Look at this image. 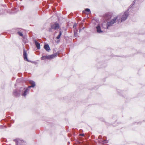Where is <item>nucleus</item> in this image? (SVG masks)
Listing matches in <instances>:
<instances>
[{"mask_svg":"<svg viewBox=\"0 0 145 145\" xmlns=\"http://www.w3.org/2000/svg\"><path fill=\"white\" fill-rule=\"evenodd\" d=\"M29 83L31 84V86L28 87L29 89L31 87H34L35 86V82L34 81H30L29 82Z\"/></svg>","mask_w":145,"mask_h":145,"instance_id":"obj_7","label":"nucleus"},{"mask_svg":"<svg viewBox=\"0 0 145 145\" xmlns=\"http://www.w3.org/2000/svg\"><path fill=\"white\" fill-rule=\"evenodd\" d=\"M85 12H89V13H91V12L90 11V9L89 8H86L85 11H83V13H84Z\"/></svg>","mask_w":145,"mask_h":145,"instance_id":"obj_13","label":"nucleus"},{"mask_svg":"<svg viewBox=\"0 0 145 145\" xmlns=\"http://www.w3.org/2000/svg\"><path fill=\"white\" fill-rule=\"evenodd\" d=\"M74 36L76 37L77 35V31H75V30H74Z\"/></svg>","mask_w":145,"mask_h":145,"instance_id":"obj_15","label":"nucleus"},{"mask_svg":"<svg viewBox=\"0 0 145 145\" xmlns=\"http://www.w3.org/2000/svg\"><path fill=\"white\" fill-rule=\"evenodd\" d=\"M48 57H49V55L45 56V59H49V58H48Z\"/></svg>","mask_w":145,"mask_h":145,"instance_id":"obj_19","label":"nucleus"},{"mask_svg":"<svg viewBox=\"0 0 145 145\" xmlns=\"http://www.w3.org/2000/svg\"><path fill=\"white\" fill-rule=\"evenodd\" d=\"M96 28L97 29V32L98 33H100L103 32L104 30H102V29H101L99 25H98L96 27Z\"/></svg>","mask_w":145,"mask_h":145,"instance_id":"obj_5","label":"nucleus"},{"mask_svg":"<svg viewBox=\"0 0 145 145\" xmlns=\"http://www.w3.org/2000/svg\"><path fill=\"white\" fill-rule=\"evenodd\" d=\"M20 92H18L17 90H14L13 91V94L15 96L17 97L20 94Z\"/></svg>","mask_w":145,"mask_h":145,"instance_id":"obj_8","label":"nucleus"},{"mask_svg":"<svg viewBox=\"0 0 145 145\" xmlns=\"http://www.w3.org/2000/svg\"><path fill=\"white\" fill-rule=\"evenodd\" d=\"M103 143H107L108 142V141L107 140H105L104 141H103Z\"/></svg>","mask_w":145,"mask_h":145,"instance_id":"obj_20","label":"nucleus"},{"mask_svg":"<svg viewBox=\"0 0 145 145\" xmlns=\"http://www.w3.org/2000/svg\"><path fill=\"white\" fill-rule=\"evenodd\" d=\"M57 56V54H54L52 55H49V57H48V58H49V59H51L56 57Z\"/></svg>","mask_w":145,"mask_h":145,"instance_id":"obj_11","label":"nucleus"},{"mask_svg":"<svg viewBox=\"0 0 145 145\" xmlns=\"http://www.w3.org/2000/svg\"><path fill=\"white\" fill-rule=\"evenodd\" d=\"M41 59L42 60H44L45 59V56H43L41 57Z\"/></svg>","mask_w":145,"mask_h":145,"instance_id":"obj_18","label":"nucleus"},{"mask_svg":"<svg viewBox=\"0 0 145 145\" xmlns=\"http://www.w3.org/2000/svg\"><path fill=\"white\" fill-rule=\"evenodd\" d=\"M137 0H135V1H134L133 2V4H134L135 3V1H136Z\"/></svg>","mask_w":145,"mask_h":145,"instance_id":"obj_23","label":"nucleus"},{"mask_svg":"<svg viewBox=\"0 0 145 145\" xmlns=\"http://www.w3.org/2000/svg\"><path fill=\"white\" fill-rule=\"evenodd\" d=\"M52 29L51 28H51H50L49 29V31H50V32H52Z\"/></svg>","mask_w":145,"mask_h":145,"instance_id":"obj_21","label":"nucleus"},{"mask_svg":"<svg viewBox=\"0 0 145 145\" xmlns=\"http://www.w3.org/2000/svg\"><path fill=\"white\" fill-rule=\"evenodd\" d=\"M80 136H84V134H80Z\"/></svg>","mask_w":145,"mask_h":145,"instance_id":"obj_22","label":"nucleus"},{"mask_svg":"<svg viewBox=\"0 0 145 145\" xmlns=\"http://www.w3.org/2000/svg\"><path fill=\"white\" fill-rule=\"evenodd\" d=\"M61 34H62V33H61V31H60L59 32V34L56 37V39H59L60 38L61 36Z\"/></svg>","mask_w":145,"mask_h":145,"instance_id":"obj_12","label":"nucleus"},{"mask_svg":"<svg viewBox=\"0 0 145 145\" xmlns=\"http://www.w3.org/2000/svg\"><path fill=\"white\" fill-rule=\"evenodd\" d=\"M118 17H114L113 18L108 20L107 23L104 22L102 24V27L104 29H108L114 24L116 22V20Z\"/></svg>","mask_w":145,"mask_h":145,"instance_id":"obj_1","label":"nucleus"},{"mask_svg":"<svg viewBox=\"0 0 145 145\" xmlns=\"http://www.w3.org/2000/svg\"><path fill=\"white\" fill-rule=\"evenodd\" d=\"M44 48L48 52H49L50 50L49 45L48 44L45 45Z\"/></svg>","mask_w":145,"mask_h":145,"instance_id":"obj_9","label":"nucleus"},{"mask_svg":"<svg viewBox=\"0 0 145 145\" xmlns=\"http://www.w3.org/2000/svg\"><path fill=\"white\" fill-rule=\"evenodd\" d=\"M14 141L16 142V145H18V141L17 140H14Z\"/></svg>","mask_w":145,"mask_h":145,"instance_id":"obj_17","label":"nucleus"},{"mask_svg":"<svg viewBox=\"0 0 145 145\" xmlns=\"http://www.w3.org/2000/svg\"><path fill=\"white\" fill-rule=\"evenodd\" d=\"M129 15V12H125L121 17L119 16H116L115 17H118V18L117 19L116 21H117L118 23L124 21L126 20Z\"/></svg>","mask_w":145,"mask_h":145,"instance_id":"obj_2","label":"nucleus"},{"mask_svg":"<svg viewBox=\"0 0 145 145\" xmlns=\"http://www.w3.org/2000/svg\"><path fill=\"white\" fill-rule=\"evenodd\" d=\"M77 24H74L73 25V27L74 28L76 29V26Z\"/></svg>","mask_w":145,"mask_h":145,"instance_id":"obj_16","label":"nucleus"},{"mask_svg":"<svg viewBox=\"0 0 145 145\" xmlns=\"http://www.w3.org/2000/svg\"><path fill=\"white\" fill-rule=\"evenodd\" d=\"M18 34L20 36H23V35L22 33L20 31L18 32Z\"/></svg>","mask_w":145,"mask_h":145,"instance_id":"obj_14","label":"nucleus"},{"mask_svg":"<svg viewBox=\"0 0 145 145\" xmlns=\"http://www.w3.org/2000/svg\"><path fill=\"white\" fill-rule=\"evenodd\" d=\"M35 43L37 49H39L40 48V45L39 43H38L37 41L35 40Z\"/></svg>","mask_w":145,"mask_h":145,"instance_id":"obj_10","label":"nucleus"},{"mask_svg":"<svg viewBox=\"0 0 145 145\" xmlns=\"http://www.w3.org/2000/svg\"><path fill=\"white\" fill-rule=\"evenodd\" d=\"M51 28L52 29L56 30L59 27V24H55L51 25Z\"/></svg>","mask_w":145,"mask_h":145,"instance_id":"obj_4","label":"nucleus"},{"mask_svg":"<svg viewBox=\"0 0 145 145\" xmlns=\"http://www.w3.org/2000/svg\"><path fill=\"white\" fill-rule=\"evenodd\" d=\"M24 89L25 90L22 94V95L23 96L25 97L27 94L28 93L30 89L28 87L27 88H24Z\"/></svg>","mask_w":145,"mask_h":145,"instance_id":"obj_3","label":"nucleus"},{"mask_svg":"<svg viewBox=\"0 0 145 145\" xmlns=\"http://www.w3.org/2000/svg\"><path fill=\"white\" fill-rule=\"evenodd\" d=\"M23 57L24 59L25 60L28 61V60L27 58V55L26 52V51L25 49H23Z\"/></svg>","mask_w":145,"mask_h":145,"instance_id":"obj_6","label":"nucleus"}]
</instances>
